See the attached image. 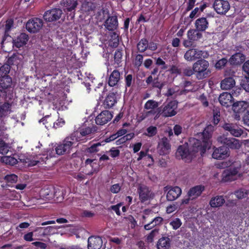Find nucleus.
<instances>
[{
	"label": "nucleus",
	"instance_id": "nucleus-41",
	"mask_svg": "<svg viewBox=\"0 0 249 249\" xmlns=\"http://www.w3.org/2000/svg\"><path fill=\"white\" fill-rule=\"evenodd\" d=\"M135 82V79L133 78V76L131 74H125L124 82L125 88L131 87Z\"/></svg>",
	"mask_w": 249,
	"mask_h": 249
},
{
	"label": "nucleus",
	"instance_id": "nucleus-59",
	"mask_svg": "<svg viewBox=\"0 0 249 249\" xmlns=\"http://www.w3.org/2000/svg\"><path fill=\"white\" fill-rule=\"evenodd\" d=\"M195 73L193 68L192 69L190 67H188L183 70V74L185 76H190Z\"/></svg>",
	"mask_w": 249,
	"mask_h": 249
},
{
	"label": "nucleus",
	"instance_id": "nucleus-24",
	"mask_svg": "<svg viewBox=\"0 0 249 249\" xmlns=\"http://www.w3.org/2000/svg\"><path fill=\"white\" fill-rule=\"evenodd\" d=\"M121 79L120 71L117 70H113L109 76L108 84L110 87L117 86Z\"/></svg>",
	"mask_w": 249,
	"mask_h": 249
},
{
	"label": "nucleus",
	"instance_id": "nucleus-63",
	"mask_svg": "<svg viewBox=\"0 0 249 249\" xmlns=\"http://www.w3.org/2000/svg\"><path fill=\"white\" fill-rule=\"evenodd\" d=\"M196 0H189L187 2V6L186 7V11H189L193 9L195 5Z\"/></svg>",
	"mask_w": 249,
	"mask_h": 249
},
{
	"label": "nucleus",
	"instance_id": "nucleus-10",
	"mask_svg": "<svg viewBox=\"0 0 249 249\" xmlns=\"http://www.w3.org/2000/svg\"><path fill=\"white\" fill-rule=\"evenodd\" d=\"M43 20L38 18H34L28 20L26 25V28L28 32L32 33L38 32L42 27Z\"/></svg>",
	"mask_w": 249,
	"mask_h": 249
},
{
	"label": "nucleus",
	"instance_id": "nucleus-62",
	"mask_svg": "<svg viewBox=\"0 0 249 249\" xmlns=\"http://www.w3.org/2000/svg\"><path fill=\"white\" fill-rule=\"evenodd\" d=\"M121 206V203H118L115 205H112L110 206V209L115 212L117 215L120 216L121 212L120 211V207Z\"/></svg>",
	"mask_w": 249,
	"mask_h": 249
},
{
	"label": "nucleus",
	"instance_id": "nucleus-39",
	"mask_svg": "<svg viewBox=\"0 0 249 249\" xmlns=\"http://www.w3.org/2000/svg\"><path fill=\"white\" fill-rule=\"evenodd\" d=\"M10 67L8 65H3L0 68V79H3L6 76H10L9 75Z\"/></svg>",
	"mask_w": 249,
	"mask_h": 249
},
{
	"label": "nucleus",
	"instance_id": "nucleus-5",
	"mask_svg": "<svg viewBox=\"0 0 249 249\" xmlns=\"http://www.w3.org/2000/svg\"><path fill=\"white\" fill-rule=\"evenodd\" d=\"M217 141L223 144V146L228 148V150L230 149H238L241 146L238 140L234 138L227 137L224 135L218 137Z\"/></svg>",
	"mask_w": 249,
	"mask_h": 249
},
{
	"label": "nucleus",
	"instance_id": "nucleus-7",
	"mask_svg": "<svg viewBox=\"0 0 249 249\" xmlns=\"http://www.w3.org/2000/svg\"><path fill=\"white\" fill-rule=\"evenodd\" d=\"M207 53L198 49H190L184 53V58L188 61H194L196 59H200L202 57L206 58Z\"/></svg>",
	"mask_w": 249,
	"mask_h": 249
},
{
	"label": "nucleus",
	"instance_id": "nucleus-48",
	"mask_svg": "<svg viewBox=\"0 0 249 249\" xmlns=\"http://www.w3.org/2000/svg\"><path fill=\"white\" fill-rule=\"evenodd\" d=\"M101 145V142H97L91 145L87 149V152L90 153L97 152L99 151L98 147Z\"/></svg>",
	"mask_w": 249,
	"mask_h": 249
},
{
	"label": "nucleus",
	"instance_id": "nucleus-55",
	"mask_svg": "<svg viewBox=\"0 0 249 249\" xmlns=\"http://www.w3.org/2000/svg\"><path fill=\"white\" fill-rule=\"evenodd\" d=\"M121 190V186L119 183H116L111 186L110 191L113 194H117Z\"/></svg>",
	"mask_w": 249,
	"mask_h": 249
},
{
	"label": "nucleus",
	"instance_id": "nucleus-26",
	"mask_svg": "<svg viewBox=\"0 0 249 249\" xmlns=\"http://www.w3.org/2000/svg\"><path fill=\"white\" fill-rule=\"evenodd\" d=\"M245 59V55L240 52H238L231 56L229 62L231 65H239L243 63Z\"/></svg>",
	"mask_w": 249,
	"mask_h": 249
},
{
	"label": "nucleus",
	"instance_id": "nucleus-12",
	"mask_svg": "<svg viewBox=\"0 0 249 249\" xmlns=\"http://www.w3.org/2000/svg\"><path fill=\"white\" fill-rule=\"evenodd\" d=\"M170 140L166 137L160 139L157 150L160 155H166L169 153L171 149Z\"/></svg>",
	"mask_w": 249,
	"mask_h": 249
},
{
	"label": "nucleus",
	"instance_id": "nucleus-31",
	"mask_svg": "<svg viewBox=\"0 0 249 249\" xmlns=\"http://www.w3.org/2000/svg\"><path fill=\"white\" fill-rule=\"evenodd\" d=\"M54 119L51 116L46 115L39 121V123H42L47 129L51 127H55V125H58V123H55Z\"/></svg>",
	"mask_w": 249,
	"mask_h": 249
},
{
	"label": "nucleus",
	"instance_id": "nucleus-46",
	"mask_svg": "<svg viewBox=\"0 0 249 249\" xmlns=\"http://www.w3.org/2000/svg\"><path fill=\"white\" fill-rule=\"evenodd\" d=\"M240 85L245 90L249 92V76H245L242 79Z\"/></svg>",
	"mask_w": 249,
	"mask_h": 249
},
{
	"label": "nucleus",
	"instance_id": "nucleus-52",
	"mask_svg": "<svg viewBox=\"0 0 249 249\" xmlns=\"http://www.w3.org/2000/svg\"><path fill=\"white\" fill-rule=\"evenodd\" d=\"M143 55L141 54H138L136 55L135 58V61H134V65L137 67H140L143 62Z\"/></svg>",
	"mask_w": 249,
	"mask_h": 249
},
{
	"label": "nucleus",
	"instance_id": "nucleus-64",
	"mask_svg": "<svg viewBox=\"0 0 249 249\" xmlns=\"http://www.w3.org/2000/svg\"><path fill=\"white\" fill-rule=\"evenodd\" d=\"M243 70L247 73L249 76V60L246 61L242 67Z\"/></svg>",
	"mask_w": 249,
	"mask_h": 249
},
{
	"label": "nucleus",
	"instance_id": "nucleus-15",
	"mask_svg": "<svg viewBox=\"0 0 249 249\" xmlns=\"http://www.w3.org/2000/svg\"><path fill=\"white\" fill-rule=\"evenodd\" d=\"M12 99L0 101V118H4L8 116L12 111V103L9 102Z\"/></svg>",
	"mask_w": 249,
	"mask_h": 249
},
{
	"label": "nucleus",
	"instance_id": "nucleus-11",
	"mask_svg": "<svg viewBox=\"0 0 249 249\" xmlns=\"http://www.w3.org/2000/svg\"><path fill=\"white\" fill-rule=\"evenodd\" d=\"M213 7L215 11L220 15H225L230 9L229 2L224 0H215Z\"/></svg>",
	"mask_w": 249,
	"mask_h": 249
},
{
	"label": "nucleus",
	"instance_id": "nucleus-29",
	"mask_svg": "<svg viewBox=\"0 0 249 249\" xmlns=\"http://www.w3.org/2000/svg\"><path fill=\"white\" fill-rule=\"evenodd\" d=\"M248 107V103L244 101H239L234 103L232 104V110L236 116L237 114H240L243 113L247 108Z\"/></svg>",
	"mask_w": 249,
	"mask_h": 249
},
{
	"label": "nucleus",
	"instance_id": "nucleus-53",
	"mask_svg": "<svg viewBox=\"0 0 249 249\" xmlns=\"http://www.w3.org/2000/svg\"><path fill=\"white\" fill-rule=\"evenodd\" d=\"M170 224L172 226L174 230H177L181 225V220L178 218H176L174 220L171 221Z\"/></svg>",
	"mask_w": 249,
	"mask_h": 249
},
{
	"label": "nucleus",
	"instance_id": "nucleus-25",
	"mask_svg": "<svg viewBox=\"0 0 249 249\" xmlns=\"http://www.w3.org/2000/svg\"><path fill=\"white\" fill-rule=\"evenodd\" d=\"M117 103V94L113 92H109L106 96L104 106L106 108H110L113 107Z\"/></svg>",
	"mask_w": 249,
	"mask_h": 249
},
{
	"label": "nucleus",
	"instance_id": "nucleus-57",
	"mask_svg": "<svg viewBox=\"0 0 249 249\" xmlns=\"http://www.w3.org/2000/svg\"><path fill=\"white\" fill-rule=\"evenodd\" d=\"M169 71L172 74H180L182 72L181 69L176 65H172Z\"/></svg>",
	"mask_w": 249,
	"mask_h": 249
},
{
	"label": "nucleus",
	"instance_id": "nucleus-23",
	"mask_svg": "<svg viewBox=\"0 0 249 249\" xmlns=\"http://www.w3.org/2000/svg\"><path fill=\"white\" fill-rule=\"evenodd\" d=\"M233 97L232 95L228 92L221 93L218 98L220 104L225 107H228L232 104Z\"/></svg>",
	"mask_w": 249,
	"mask_h": 249
},
{
	"label": "nucleus",
	"instance_id": "nucleus-38",
	"mask_svg": "<svg viewBox=\"0 0 249 249\" xmlns=\"http://www.w3.org/2000/svg\"><path fill=\"white\" fill-rule=\"evenodd\" d=\"M1 161L10 165H14L18 163L17 159L11 156H3L1 158Z\"/></svg>",
	"mask_w": 249,
	"mask_h": 249
},
{
	"label": "nucleus",
	"instance_id": "nucleus-42",
	"mask_svg": "<svg viewBox=\"0 0 249 249\" xmlns=\"http://www.w3.org/2000/svg\"><path fill=\"white\" fill-rule=\"evenodd\" d=\"M9 147L3 140L0 141V154L4 155L8 153Z\"/></svg>",
	"mask_w": 249,
	"mask_h": 249
},
{
	"label": "nucleus",
	"instance_id": "nucleus-56",
	"mask_svg": "<svg viewBox=\"0 0 249 249\" xmlns=\"http://www.w3.org/2000/svg\"><path fill=\"white\" fill-rule=\"evenodd\" d=\"M200 13L198 9V7H196L192 11L189 15V18L192 19L195 18L196 17H198L200 15Z\"/></svg>",
	"mask_w": 249,
	"mask_h": 249
},
{
	"label": "nucleus",
	"instance_id": "nucleus-13",
	"mask_svg": "<svg viewBox=\"0 0 249 249\" xmlns=\"http://www.w3.org/2000/svg\"><path fill=\"white\" fill-rule=\"evenodd\" d=\"M62 14V10L59 8H53L47 10L43 15L44 19L48 22H53L59 19Z\"/></svg>",
	"mask_w": 249,
	"mask_h": 249
},
{
	"label": "nucleus",
	"instance_id": "nucleus-18",
	"mask_svg": "<svg viewBox=\"0 0 249 249\" xmlns=\"http://www.w3.org/2000/svg\"><path fill=\"white\" fill-rule=\"evenodd\" d=\"M230 155V150H228V148L222 145L214 149L212 157L215 159L222 160L228 157Z\"/></svg>",
	"mask_w": 249,
	"mask_h": 249
},
{
	"label": "nucleus",
	"instance_id": "nucleus-33",
	"mask_svg": "<svg viewBox=\"0 0 249 249\" xmlns=\"http://www.w3.org/2000/svg\"><path fill=\"white\" fill-rule=\"evenodd\" d=\"M225 200L222 196H217L212 197L209 202L210 206L213 208L219 207L225 203Z\"/></svg>",
	"mask_w": 249,
	"mask_h": 249
},
{
	"label": "nucleus",
	"instance_id": "nucleus-43",
	"mask_svg": "<svg viewBox=\"0 0 249 249\" xmlns=\"http://www.w3.org/2000/svg\"><path fill=\"white\" fill-rule=\"evenodd\" d=\"M146 131L147 133H145V135L149 137H152L157 134L158 130L156 126L151 125L147 128Z\"/></svg>",
	"mask_w": 249,
	"mask_h": 249
},
{
	"label": "nucleus",
	"instance_id": "nucleus-51",
	"mask_svg": "<svg viewBox=\"0 0 249 249\" xmlns=\"http://www.w3.org/2000/svg\"><path fill=\"white\" fill-rule=\"evenodd\" d=\"M156 64L158 66H160V69L162 70H165L168 68V66L166 64L165 61H164L160 57H158L156 59Z\"/></svg>",
	"mask_w": 249,
	"mask_h": 249
},
{
	"label": "nucleus",
	"instance_id": "nucleus-19",
	"mask_svg": "<svg viewBox=\"0 0 249 249\" xmlns=\"http://www.w3.org/2000/svg\"><path fill=\"white\" fill-rule=\"evenodd\" d=\"M119 23L116 16H109L104 23L105 28L109 31H113L118 28Z\"/></svg>",
	"mask_w": 249,
	"mask_h": 249
},
{
	"label": "nucleus",
	"instance_id": "nucleus-54",
	"mask_svg": "<svg viewBox=\"0 0 249 249\" xmlns=\"http://www.w3.org/2000/svg\"><path fill=\"white\" fill-rule=\"evenodd\" d=\"M13 20L12 19L7 20L5 26V35L7 34L13 26Z\"/></svg>",
	"mask_w": 249,
	"mask_h": 249
},
{
	"label": "nucleus",
	"instance_id": "nucleus-60",
	"mask_svg": "<svg viewBox=\"0 0 249 249\" xmlns=\"http://www.w3.org/2000/svg\"><path fill=\"white\" fill-rule=\"evenodd\" d=\"M198 99L204 107H207L208 106L209 103L206 96L204 94L200 95L198 97Z\"/></svg>",
	"mask_w": 249,
	"mask_h": 249
},
{
	"label": "nucleus",
	"instance_id": "nucleus-21",
	"mask_svg": "<svg viewBox=\"0 0 249 249\" xmlns=\"http://www.w3.org/2000/svg\"><path fill=\"white\" fill-rule=\"evenodd\" d=\"M238 170L236 168L229 169L225 170L222 174V180L224 182L231 181L236 179Z\"/></svg>",
	"mask_w": 249,
	"mask_h": 249
},
{
	"label": "nucleus",
	"instance_id": "nucleus-14",
	"mask_svg": "<svg viewBox=\"0 0 249 249\" xmlns=\"http://www.w3.org/2000/svg\"><path fill=\"white\" fill-rule=\"evenodd\" d=\"M178 103L176 101H172L164 106L161 114L164 117L175 116L177 112Z\"/></svg>",
	"mask_w": 249,
	"mask_h": 249
},
{
	"label": "nucleus",
	"instance_id": "nucleus-20",
	"mask_svg": "<svg viewBox=\"0 0 249 249\" xmlns=\"http://www.w3.org/2000/svg\"><path fill=\"white\" fill-rule=\"evenodd\" d=\"M102 245V239L99 236H91L88 238V249H100Z\"/></svg>",
	"mask_w": 249,
	"mask_h": 249
},
{
	"label": "nucleus",
	"instance_id": "nucleus-17",
	"mask_svg": "<svg viewBox=\"0 0 249 249\" xmlns=\"http://www.w3.org/2000/svg\"><path fill=\"white\" fill-rule=\"evenodd\" d=\"M113 117V115L108 110H104L98 114L95 119L96 124L98 125H103L109 121Z\"/></svg>",
	"mask_w": 249,
	"mask_h": 249
},
{
	"label": "nucleus",
	"instance_id": "nucleus-4",
	"mask_svg": "<svg viewBox=\"0 0 249 249\" xmlns=\"http://www.w3.org/2000/svg\"><path fill=\"white\" fill-rule=\"evenodd\" d=\"M12 84V80L10 76L0 79V101L13 99V92L11 89Z\"/></svg>",
	"mask_w": 249,
	"mask_h": 249
},
{
	"label": "nucleus",
	"instance_id": "nucleus-8",
	"mask_svg": "<svg viewBox=\"0 0 249 249\" xmlns=\"http://www.w3.org/2000/svg\"><path fill=\"white\" fill-rule=\"evenodd\" d=\"M163 191L166 194V199L168 201H173L178 198L182 193L181 188L178 186L167 185L163 188Z\"/></svg>",
	"mask_w": 249,
	"mask_h": 249
},
{
	"label": "nucleus",
	"instance_id": "nucleus-1",
	"mask_svg": "<svg viewBox=\"0 0 249 249\" xmlns=\"http://www.w3.org/2000/svg\"><path fill=\"white\" fill-rule=\"evenodd\" d=\"M211 128V126H208L203 132L198 133L196 135V138H190L189 146L187 143L179 145L176 153V157L190 162L196 153L199 152L203 156L211 144L210 140L212 137V131L210 129Z\"/></svg>",
	"mask_w": 249,
	"mask_h": 249
},
{
	"label": "nucleus",
	"instance_id": "nucleus-50",
	"mask_svg": "<svg viewBox=\"0 0 249 249\" xmlns=\"http://www.w3.org/2000/svg\"><path fill=\"white\" fill-rule=\"evenodd\" d=\"M227 62H228L227 59L225 58H223L219 60L218 61H217V62L216 63L215 65V68L217 69H219V70L221 69L224 67L225 66V65H226Z\"/></svg>",
	"mask_w": 249,
	"mask_h": 249
},
{
	"label": "nucleus",
	"instance_id": "nucleus-35",
	"mask_svg": "<svg viewBox=\"0 0 249 249\" xmlns=\"http://www.w3.org/2000/svg\"><path fill=\"white\" fill-rule=\"evenodd\" d=\"M62 4L64 7V10L71 12L75 9L78 3L76 0H62Z\"/></svg>",
	"mask_w": 249,
	"mask_h": 249
},
{
	"label": "nucleus",
	"instance_id": "nucleus-2",
	"mask_svg": "<svg viewBox=\"0 0 249 249\" xmlns=\"http://www.w3.org/2000/svg\"><path fill=\"white\" fill-rule=\"evenodd\" d=\"M209 63L204 59H200L194 63L193 68L196 78L202 80L211 75V71L209 69Z\"/></svg>",
	"mask_w": 249,
	"mask_h": 249
},
{
	"label": "nucleus",
	"instance_id": "nucleus-40",
	"mask_svg": "<svg viewBox=\"0 0 249 249\" xmlns=\"http://www.w3.org/2000/svg\"><path fill=\"white\" fill-rule=\"evenodd\" d=\"M123 50L118 49L116 50L114 55L115 63L119 65L122 61Z\"/></svg>",
	"mask_w": 249,
	"mask_h": 249
},
{
	"label": "nucleus",
	"instance_id": "nucleus-34",
	"mask_svg": "<svg viewBox=\"0 0 249 249\" xmlns=\"http://www.w3.org/2000/svg\"><path fill=\"white\" fill-rule=\"evenodd\" d=\"M196 28V29H190L187 32V37L189 40L197 41L202 37V34Z\"/></svg>",
	"mask_w": 249,
	"mask_h": 249
},
{
	"label": "nucleus",
	"instance_id": "nucleus-47",
	"mask_svg": "<svg viewBox=\"0 0 249 249\" xmlns=\"http://www.w3.org/2000/svg\"><path fill=\"white\" fill-rule=\"evenodd\" d=\"M234 195L238 199H242L246 197L248 192L244 189H240L234 192Z\"/></svg>",
	"mask_w": 249,
	"mask_h": 249
},
{
	"label": "nucleus",
	"instance_id": "nucleus-22",
	"mask_svg": "<svg viewBox=\"0 0 249 249\" xmlns=\"http://www.w3.org/2000/svg\"><path fill=\"white\" fill-rule=\"evenodd\" d=\"M28 39L29 36L26 34L20 33L15 39H13V44L16 47L19 48L25 45Z\"/></svg>",
	"mask_w": 249,
	"mask_h": 249
},
{
	"label": "nucleus",
	"instance_id": "nucleus-37",
	"mask_svg": "<svg viewBox=\"0 0 249 249\" xmlns=\"http://www.w3.org/2000/svg\"><path fill=\"white\" fill-rule=\"evenodd\" d=\"M148 40L146 38H142L137 45L138 51L140 53H144L147 50Z\"/></svg>",
	"mask_w": 249,
	"mask_h": 249
},
{
	"label": "nucleus",
	"instance_id": "nucleus-30",
	"mask_svg": "<svg viewBox=\"0 0 249 249\" xmlns=\"http://www.w3.org/2000/svg\"><path fill=\"white\" fill-rule=\"evenodd\" d=\"M235 84V80L231 76L225 78L220 84L221 89L225 90L230 89L234 86Z\"/></svg>",
	"mask_w": 249,
	"mask_h": 249
},
{
	"label": "nucleus",
	"instance_id": "nucleus-44",
	"mask_svg": "<svg viewBox=\"0 0 249 249\" xmlns=\"http://www.w3.org/2000/svg\"><path fill=\"white\" fill-rule=\"evenodd\" d=\"M158 106V103L153 100L147 101L144 104V108L146 109H153L157 108Z\"/></svg>",
	"mask_w": 249,
	"mask_h": 249
},
{
	"label": "nucleus",
	"instance_id": "nucleus-32",
	"mask_svg": "<svg viewBox=\"0 0 249 249\" xmlns=\"http://www.w3.org/2000/svg\"><path fill=\"white\" fill-rule=\"evenodd\" d=\"M171 239L169 237H162L158 241V249H168L171 245Z\"/></svg>",
	"mask_w": 249,
	"mask_h": 249
},
{
	"label": "nucleus",
	"instance_id": "nucleus-28",
	"mask_svg": "<svg viewBox=\"0 0 249 249\" xmlns=\"http://www.w3.org/2000/svg\"><path fill=\"white\" fill-rule=\"evenodd\" d=\"M195 26L198 31L204 32L208 29L209 27V22L206 18H199L196 20Z\"/></svg>",
	"mask_w": 249,
	"mask_h": 249
},
{
	"label": "nucleus",
	"instance_id": "nucleus-49",
	"mask_svg": "<svg viewBox=\"0 0 249 249\" xmlns=\"http://www.w3.org/2000/svg\"><path fill=\"white\" fill-rule=\"evenodd\" d=\"M159 229L155 228L150 233L147 235L146 240L149 242H152L156 235L158 233Z\"/></svg>",
	"mask_w": 249,
	"mask_h": 249
},
{
	"label": "nucleus",
	"instance_id": "nucleus-3",
	"mask_svg": "<svg viewBox=\"0 0 249 249\" xmlns=\"http://www.w3.org/2000/svg\"><path fill=\"white\" fill-rule=\"evenodd\" d=\"M76 142L73 135L66 137L61 142L55 145L56 153L58 155L70 153L73 147L77 146Z\"/></svg>",
	"mask_w": 249,
	"mask_h": 249
},
{
	"label": "nucleus",
	"instance_id": "nucleus-9",
	"mask_svg": "<svg viewBox=\"0 0 249 249\" xmlns=\"http://www.w3.org/2000/svg\"><path fill=\"white\" fill-rule=\"evenodd\" d=\"M139 199L142 203H144L153 197V194L149 188L145 185L140 184L137 189Z\"/></svg>",
	"mask_w": 249,
	"mask_h": 249
},
{
	"label": "nucleus",
	"instance_id": "nucleus-6",
	"mask_svg": "<svg viewBox=\"0 0 249 249\" xmlns=\"http://www.w3.org/2000/svg\"><path fill=\"white\" fill-rule=\"evenodd\" d=\"M97 130V127L93 125L91 127L88 126L85 128H82L79 130V135H77L76 137L75 136V140L77 142H86L88 140L91 139L90 135L94 134Z\"/></svg>",
	"mask_w": 249,
	"mask_h": 249
},
{
	"label": "nucleus",
	"instance_id": "nucleus-45",
	"mask_svg": "<svg viewBox=\"0 0 249 249\" xmlns=\"http://www.w3.org/2000/svg\"><path fill=\"white\" fill-rule=\"evenodd\" d=\"M4 180L7 183H14L18 180V176L15 174L7 175L5 176Z\"/></svg>",
	"mask_w": 249,
	"mask_h": 249
},
{
	"label": "nucleus",
	"instance_id": "nucleus-58",
	"mask_svg": "<svg viewBox=\"0 0 249 249\" xmlns=\"http://www.w3.org/2000/svg\"><path fill=\"white\" fill-rule=\"evenodd\" d=\"M110 155L112 158H115L120 155V151L118 149H116L114 147H112L109 150Z\"/></svg>",
	"mask_w": 249,
	"mask_h": 249
},
{
	"label": "nucleus",
	"instance_id": "nucleus-27",
	"mask_svg": "<svg viewBox=\"0 0 249 249\" xmlns=\"http://www.w3.org/2000/svg\"><path fill=\"white\" fill-rule=\"evenodd\" d=\"M204 186L201 185H196L191 188L187 193V196L193 199L197 198L204 190Z\"/></svg>",
	"mask_w": 249,
	"mask_h": 249
},
{
	"label": "nucleus",
	"instance_id": "nucleus-36",
	"mask_svg": "<svg viewBox=\"0 0 249 249\" xmlns=\"http://www.w3.org/2000/svg\"><path fill=\"white\" fill-rule=\"evenodd\" d=\"M20 61L18 55L13 54L11 56L8 58L6 63L4 65H8L9 67H10L11 69L13 66H18L19 64Z\"/></svg>",
	"mask_w": 249,
	"mask_h": 249
},
{
	"label": "nucleus",
	"instance_id": "nucleus-16",
	"mask_svg": "<svg viewBox=\"0 0 249 249\" xmlns=\"http://www.w3.org/2000/svg\"><path fill=\"white\" fill-rule=\"evenodd\" d=\"M222 127L234 137H239L243 133V131L235 124L226 123L223 125Z\"/></svg>",
	"mask_w": 249,
	"mask_h": 249
},
{
	"label": "nucleus",
	"instance_id": "nucleus-61",
	"mask_svg": "<svg viewBox=\"0 0 249 249\" xmlns=\"http://www.w3.org/2000/svg\"><path fill=\"white\" fill-rule=\"evenodd\" d=\"M173 130L175 135L178 136L180 135L182 131V127L179 124H176L173 127Z\"/></svg>",
	"mask_w": 249,
	"mask_h": 249
}]
</instances>
